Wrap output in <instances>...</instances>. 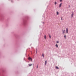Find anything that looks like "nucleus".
I'll list each match as a JSON object with an SVG mask.
<instances>
[{
    "label": "nucleus",
    "mask_w": 76,
    "mask_h": 76,
    "mask_svg": "<svg viewBox=\"0 0 76 76\" xmlns=\"http://www.w3.org/2000/svg\"><path fill=\"white\" fill-rule=\"evenodd\" d=\"M42 57H43V58H44V54L42 53Z\"/></svg>",
    "instance_id": "obj_5"
},
{
    "label": "nucleus",
    "mask_w": 76,
    "mask_h": 76,
    "mask_svg": "<svg viewBox=\"0 0 76 76\" xmlns=\"http://www.w3.org/2000/svg\"><path fill=\"white\" fill-rule=\"evenodd\" d=\"M66 33L68 34V28H66Z\"/></svg>",
    "instance_id": "obj_2"
},
{
    "label": "nucleus",
    "mask_w": 76,
    "mask_h": 76,
    "mask_svg": "<svg viewBox=\"0 0 76 76\" xmlns=\"http://www.w3.org/2000/svg\"><path fill=\"white\" fill-rule=\"evenodd\" d=\"M64 37L65 39H66V35H64Z\"/></svg>",
    "instance_id": "obj_12"
},
{
    "label": "nucleus",
    "mask_w": 76,
    "mask_h": 76,
    "mask_svg": "<svg viewBox=\"0 0 76 76\" xmlns=\"http://www.w3.org/2000/svg\"><path fill=\"white\" fill-rule=\"evenodd\" d=\"M45 39H46V35H45Z\"/></svg>",
    "instance_id": "obj_14"
},
{
    "label": "nucleus",
    "mask_w": 76,
    "mask_h": 76,
    "mask_svg": "<svg viewBox=\"0 0 76 76\" xmlns=\"http://www.w3.org/2000/svg\"><path fill=\"white\" fill-rule=\"evenodd\" d=\"M46 64H47V61H45V65L46 66Z\"/></svg>",
    "instance_id": "obj_10"
},
{
    "label": "nucleus",
    "mask_w": 76,
    "mask_h": 76,
    "mask_svg": "<svg viewBox=\"0 0 76 76\" xmlns=\"http://www.w3.org/2000/svg\"><path fill=\"white\" fill-rule=\"evenodd\" d=\"M28 60H30L31 61H32V58L30 57L28 58Z\"/></svg>",
    "instance_id": "obj_1"
},
{
    "label": "nucleus",
    "mask_w": 76,
    "mask_h": 76,
    "mask_svg": "<svg viewBox=\"0 0 76 76\" xmlns=\"http://www.w3.org/2000/svg\"><path fill=\"white\" fill-rule=\"evenodd\" d=\"M56 69H59V68H58V67L57 66H56Z\"/></svg>",
    "instance_id": "obj_7"
},
{
    "label": "nucleus",
    "mask_w": 76,
    "mask_h": 76,
    "mask_svg": "<svg viewBox=\"0 0 76 76\" xmlns=\"http://www.w3.org/2000/svg\"><path fill=\"white\" fill-rule=\"evenodd\" d=\"M57 42V43H58V41H57V42Z\"/></svg>",
    "instance_id": "obj_19"
},
{
    "label": "nucleus",
    "mask_w": 76,
    "mask_h": 76,
    "mask_svg": "<svg viewBox=\"0 0 76 76\" xmlns=\"http://www.w3.org/2000/svg\"><path fill=\"white\" fill-rule=\"evenodd\" d=\"M37 51H36V53H37Z\"/></svg>",
    "instance_id": "obj_22"
},
{
    "label": "nucleus",
    "mask_w": 76,
    "mask_h": 76,
    "mask_svg": "<svg viewBox=\"0 0 76 76\" xmlns=\"http://www.w3.org/2000/svg\"><path fill=\"white\" fill-rule=\"evenodd\" d=\"M74 14L73 13H72L71 15V16L72 17H73V15H74Z\"/></svg>",
    "instance_id": "obj_8"
},
{
    "label": "nucleus",
    "mask_w": 76,
    "mask_h": 76,
    "mask_svg": "<svg viewBox=\"0 0 76 76\" xmlns=\"http://www.w3.org/2000/svg\"><path fill=\"white\" fill-rule=\"evenodd\" d=\"M57 4V2H55V4L56 5Z\"/></svg>",
    "instance_id": "obj_13"
},
{
    "label": "nucleus",
    "mask_w": 76,
    "mask_h": 76,
    "mask_svg": "<svg viewBox=\"0 0 76 76\" xmlns=\"http://www.w3.org/2000/svg\"><path fill=\"white\" fill-rule=\"evenodd\" d=\"M26 23V22L25 21H24V23H23L24 24H25V23Z\"/></svg>",
    "instance_id": "obj_15"
},
{
    "label": "nucleus",
    "mask_w": 76,
    "mask_h": 76,
    "mask_svg": "<svg viewBox=\"0 0 76 76\" xmlns=\"http://www.w3.org/2000/svg\"><path fill=\"white\" fill-rule=\"evenodd\" d=\"M43 23H44V22H43Z\"/></svg>",
    "instance_id": "obj_23"
},
{
    "label": "nucleus",
    "mask_w": 76,
    "mask_h": 76,
    "mask_svg": "<svg viewBox=\"0 0 76 76\" xmlns=\"http://www.w3.org/2000/svg\"><path fill=\"white\" fill-rule=\"evenodd\" d=\"M49 37L50 38H51V36L50 35H49Z\"/></svg>",
    "instance_id": "obj_18"
},
{
    "label": "nucleus",
    "mask_w": 76,
    "mask_h": 76,
    "mask_svg": "<svg viewBox=\"0 0 76 76\" xmlns=\"http://www.w3.org/2000/svg\"><path fill=\"white\" fill-rule=\"evenodd\" d=\"M11 2H12V1H11Z\"/></svg>",
    "instance_id": "obj_21"
},
{
    "label": "nucleus",
    "mask_w": 76,
    "mask_h": 76,
    "mask_svg": "<svg viewBox=\"0 0 76 76\" xmlns=\"http://www.w3.org/2000/svg\"><path fill=\"white\" fill-rule=\"evenodd\" d=\"M62 4V3H61L60 4V5L59 6V7H60H60H61V5Z\"/></svg>",
    "instance_id": "obj_3"
},
{
    "label": "nucleus",
    "mask_w": 76,
    "mask_h": 76,
    "mask_svg": "<svg viewBox=\"0 0 76 76\" xmlns=\"http://www.w3.org/2000/svg\"><path fill=\"white\" fill-rule=\"evenodd\" d=\"M37 69H38V65H37Z\"/></svg>",
    "instance_id": "obj_20"
},
{
    "label": "nucleus",
    "mask_w": 76,
    "mask_h": 76,
    "mask_svg": "<svg viewBox=\"0 0 76 76\" xmlns=\"http://www.w3.org/2000/svg\"><path fill=\"white\" fill-rule=\"evenodd\" d=\"M62 1L63 0H60V1L61 2V1Z\"/></svg>",
    "instance_id": "obj_16"
},
{
    "label": "nucleus",
    "mask_w": 76,
    "mask_h": 76,
    "mask_svg": "<svg viewBox=\"0 0 76 76\" xmlns=\"http://www.w3.org/2000/svg\"><path fill=\"white\" fill-rule=\"evenodd\" d=\"M61 20H63V18H62V17H61Z\"/></svg>",
    "instance_id": "obj_17"
},
{
    "label": "nucleus",
    "mask_w": 76,
    "mask_h": 76,
    "mask_svg": "<svg viewBox=\"0 0 76 76\" xmlns=\"http://www.w3.org/2000/svg\"><path fill=\"white\" fill-rule=\"evenodd\" d=\"M69 7H70V6H69Z\"/></svg>",
    "instance_id": "obj_24"
},
{
    "label": "nucleus",
    "mask_w": 76,
    "mask_h": 76,
    "mask_svg": "<svg viewBox=\"0 0 76 76\" xmlns=\"http://www.w3.org/2000/svg\"><path fill=\"white\" fill-rule=\"evenodd\" d=\"M32 64H29V66H32Z\"/></svg>",
    "instance_id": "obj_11"
},
{
    "label": "nucleus",
    "mask_w": 76,
    "mask_h": 76,
    "mask_svg": "<svg viewBox=\"0 0 76 76\" xmlns=\"http://www.w3.org/2000/svg\"><path fill=\"white\" fill-rule=\"evenodd\" d=\"M56 47L57 48H58V45H57V44H56Z\"/></svg>",
    "instance_id": "obj_6"
},
{
    "label": "nucleus",
    "mask_w": 76,
    "mask_h": 76,
    "mask_svg": "<svg viewBox=\"0 0 76 76\" xmlns=\"http://www.w3.org/2000/svg\"><path fill=\"white\" fill-rule=\"evenodd\" d=\"M56 13H57V15H58V14H59V13L58 12H57Z\"/></svg>",
    "instance_id": "obj_9"
},
{
    "label": "nucleus",
    "mask_w": 76,
    "mask_h": 76,
    "mask_svg": "<svg viewBox=\"0 0 76 76\" xmlns=\"http://www.w3.org/2000/svg\"><path fill=\"white\" fill-rule=\"evenodd\" d=\"M65 30H62L63 34H64V33H65Z\"/></svg>",
    "instance_id": "obj_4"
}]
</instances>
